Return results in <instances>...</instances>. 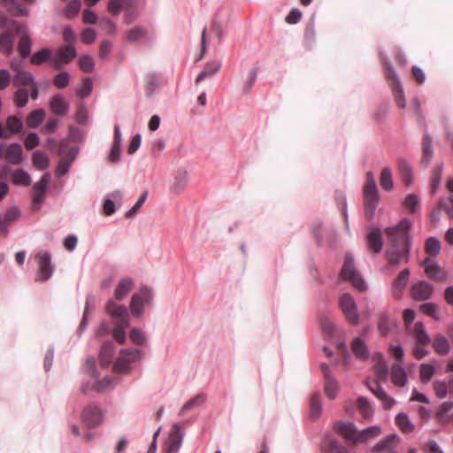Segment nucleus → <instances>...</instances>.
<instances>
[{
    "mask_svg": "<svg viewBox=\"0 0 453 453\" xmlns=\"http://www.w3.org/2000/svg\"><path fill=\"white\" fill-rule=\"evenodd\" d=\"M411 226V221L405 218L396 226L387 227L384 230L389 242V247L386 250L389 265H398L402 262L408 263L411 247L410 235Z\"/></svg>",
    "mask_w": 453,
    "mask_h": 453,
    "instance_id": "nucleus-1",
    "label": "nucleus"
},
{
    "mask_svg": "<svg viewBox=\"0 0 453 453\" xmlns=\"http://www.w3.org/2000/svg\"><path fill=\"white\" fill-rule=\"evenodd\" d=\"M380 58L383 62V66L385 70V75L387 81L393 91L395 100L397 105L403 109L406 105L403 90L401 86L400 78L394 69L392 64L388 59V58L384 54H380Z\"/></svg>",
    "mask_w": 453,
    "mask_h": 453,
    "instance_id": "nucleus-2",
    "label": "nucleus"
},
{
    "mask_svg": "<svg viewBox=\"0 0 453 453\" xmlns=\"http://www.w3.org/2000/svg\"><path fill=\"white\" fill-rule=\"evenodd\" d=\"M154 299V291L151 287L147 285L140 288L139 291L134 293L130 301V311L135 318H140L143 315L144 305L152 306Z\"/></svg>",
    "mask_w": 453,
    "mask_h": 453,
    "instance_id": "nucleus-3",
    "label": "nucleus"
},
{
    "mask_svg": "<svg viewBox=\"0 0 453 453\" xmlns=\"http://www.w3.org/2000/svg\"><path fill=\"white\" fill-rule=\"evenodd\" d=\"M340 276L342 280L350 281L352 286L359 291H365L367 288L365 279L355 267V260L352 254L346 255Z\"/></svg>",
    "mask_w": 453,
    "mask_h": 453,
    "instance_id": "nucleus-4",
    "label": "nucleus"
},
{
    "mask_svg": "<svg viewBox=\"0 0 453 453\" xmlns=\"http://www.w3.org/2000/svg\"><path fill=\"white\" fill-rule=\"evenodd\" d=\"M338 304L346 320L351 325H357L359 322V314L357 306L354 297L348 293L342 295L339 297Z\"/></svg>",
    "mask_w": 453,
    "mask_h": 453,
    "instance_id": "nucleus-5",
    "label": "nucleus"
},
{
    "mask_svg": "<svg viewBox=\"0 0 453 453\" xmlns=\"http://www.w3.org/2000/svg\"><path fill=\"white\" fill-rule=\"evenodd\" d=\"M77 56L73 44H65L58 48L56 54L52 56L50 64L54 69H60L64 65L72 62Z\"/></svg>",
    "mask_w": 453,
    "mask_h": 453,
    "instance_id": "nucleus-6",
    "label": "nucleus"
},
{
    "mask_svg": "<svg viewBox=\"0 0 453 453\" xmlns=\"http://www.w3.org/2000/svg\"><path fill=\"white\" fill-rule=\"evenodd\" d=\"M105 311L113 320L114 324H130V316L126 305L118 304L112 299H109L105 304Z\"/></svg>",
    "mask_w": 453,
    "mask_h": 453,
    "instance_id": "nucleus-7",
    "label": "nucleus"
},
{
    "mask_svg": "<svg viewBox=\"0 0 453 453\" xmlns=\"http://www.w3.org/2000/svg\"><path fill=\"white\" fill-rule=\"evenodd\" d=\"M22 156L23 150L19 143H0V159H4L11 165H19L22 160Z\"/></svg>",
    "mask_w": 453,
    "mask_h": 453,
    "instance_id": "nucleus-8",
    "label": "nucleus"
},
{
    "mask_svg": "<svg viewBox=\"0 0 453 453\" xmlns=\"http://www.w3.org/2000/svg\"><path fill=\"white\" fill-rule=\"evenodd\" d=\"M36 259L39 264L36 280L46 281L52 276L55 270V266L51 263V255L47 250H41L37 253Z\"/></svg>",
    "mask_w": 453,
    "mask_h": 453,
    "instance_id": "nucleus-9",
    "label": "nucleus"
},
{
    "mask_svg": "<svg viewBox=\"0 0 453 453\" xmlns=\"http://www.w3.org/2000/svg\"><path fill=\"white\" fill-rule=\"evenodd\" d=\"M50 173H45L41 180L35 182L32 188V201L33 207L35 210H40L42 203H44L45 194L48 185L50 181Z\"/></svg>",
    "mask_w": 453,
    "mask_h": 453,
    "instance_id": "nucleus-10",
    "label": "nucleus"
},
{
    "mask_svg": "<svg viewBox=\"0 0 453 453\" xmlns=\"http://www.w3.org/2000/svg\"><path fill=\"white\" fill-rule=\"evenodd\" d=\"M81 418L88 428H95L103 423L104 412L98 405L90 403L84 408Z\"/></svg>",
    "mask_w": 453,
    "mask_h": 453,
    "instance_id": "nucleus-11",
    "label": "nucleus"
},
{
    "mask_svg": "<svg viewBox=\"0 0 453 453\" xmlns=\"http://www.w3.org/2000/svg\"><path fill=\"white\" fill-rule=\"evenodd\" d=\"M434 291V285L426 280H420L413 284L411 288V297L415 301H426L430 299Z\"/></svg>",
    "mask_w": 453,
    "mask_h": 453,
    "instance_id": "nucleus-12",
    "label": "nucleus"
},
{
    "mask_svg": "<svg viewBox=\"0 0 453 453\" xmlns=\"http://www.w3.org/2000/svg\"><path fill=\"white\" fill-rule=\"evenodd\" d=\"M421 265L424 267L426 274L430 279L442 281L447 277V273L431 257H426Z\"/></svg>",
    "mask_w": 453,
    "mask_h": 453,
    "instance_id": "nucleus-13",
    "label": "nucleus"
},
{
    "mask_svg": "<svg viewBox=\"0 0 453 453\" xmlns=\"http://www.w3.org/2000/svg\"><path fill=\"white\" fill-rule=\"evenodd\" d=\"M367 249L374 253H380L383 248L381 231L377 226H372L366 236Z\"/></svg>",
    "mask_w": 453,
    "mask_h": 453,
    "instance_id": "nucleus-14",
    "label": "nucleus"
},
{
    "mask_svg": "<svg viewBox=\"0 0 453 453\" xmlns=\"http://www.w3.org/2000/svg\"><path fill=\"white\" fill-rule=\"evenodd\" d=\"M182 438L183 434L180 431V426L174 424L166 443L165 453H178L182 443Z\"/></svg>",
    "mask_w": 453,
    "mask_h": 453,
    "instance_id": "nucleus-15",
    "label": "nucleus"
},
{
    "mask_svg": "<svg viewBox=\"0 0 453 453\" xmlns=\"http://www.w3.org/2000/svg\"><path fill=\"white\" fill-rule=\"evenodd\" d=\"M410 269L405 268L402 270L392 284V294L395 298L399 299L402 297L403 292L407 286L410 276Z\"/></svg>",
    "mask_w": 453,
    "mask_h": 453,
    "instance_id": "nucleus-16",
    "label": "nucleus"
},
{
    "mask_svg": "<svg viewBox=\"0 0 453 453\" xmlns=\"http://www.w3.org/2000/svg\"><path fill=\"white\" fill-rule=\"evenodd\" d=\"M366 385L371 390V392L381 401L382 405L385 409H391L395 404V400L389 396L387 392L382 388L379 382H375L373 384H370L366 381Z\"/></svg>",
    "mask_w": 453,
    "mask_h": 453,
    "instance_id": "nucleus-17",
    "label": "nucleus"
},
{
    "mask_svg": "<svg viewBox=\"0 0 453 453\" xmlns=\"http://www.w3.org/2000/svg\"><path fill=\"white\" fill-rule=\"evenodd\" d=\"M334 430L336 431V433L346 438L348 441H350L353 443H355V438L357 434L358 430L357 429V426H355L354 423L338 421L334 425Z\"/></svg>",
    "mask_w": 453,
    "mask_h": 453,
    "instance_id": "nucleus-18",
    "label": "nucleus"
},
{
    "mask_svg": "<svg viewBox=\"0 0 453 453\" xmlns=\"http://www.w3.org/2000/svg\"><path fill=\"white\" fill-rule=\"evenodd\" d=\"M50 108L56 115L65 116L69 110V103L62 95L57 94L50 98Z\"/></svg>",
    "mask_w": 453,
    "mask_h": 453,
    "instance_id": "nucleus-19",
    "label": "nucleus"
},
{
    "mask_svg": "<svg viewBox=\"0 0 453 453\" xmlns=\"http://www.w3.org/2000/svg\"><path fill=\"white\" fill-rule=\"evenodd\" d=\"M397 439L398 438L396 434H391L376 443L372 448V451L374 453H381L384 451L390 453L394 451Z\"/></svg>",
    "mask_w": 453,
    "mask_h": 453,
    "instance_id": "nucleus-20",
    "label": "nucleus"
},
{
    "mask_svg": "<svg viewBox=\"0 0 453 453\" xmlns=\"http://www.w3.org/2000/svg\"><path fill=\"white\" fill-rule=\"evenodd\" d=\"M351 349L357 358L367 360L370 357V351L362 337H356L351 342Z\"/></svg>",
    "mask_w": 453,
    "mask_h": 453,
    "instance_id": "nucleus-21",
    "label": "nucleus"
},
{
    "mask_svg": "<svg viewBox=\"0 0 453 453\" xmlns=\"http://www.w3.org/2000/svg\"><path fill=\"white\" fill-rule=\"evenodd\" d=\"M35 83V76L28 71H19L12 78V85L18 88H23Z\"/></svg>",
    "mask_w": 453,
    "mask_h": 453,
    "instance_id": "nucleus-22",
    "label": "nucleus"
},
{
    "mask_svg": "<svg viewBox=\"0 0 453 453\" xmlns=\"http://www.w3.org/2000/svg\"><path fill=\"white\" fill-rule=\"evenodd\" d=\"M114 353V344L111 341L103 343L99 352V362L103 367H108Z\"/></svg>",
    "mask_w": 453,
    "mask_h": 453,
    "instance_id": "nucleus-23",
    "label": "nucleus"
},
{
    "mask_svg": "<svg viewBox=\"0 0 453 453\" xmlns=\"http://www.w3.org/2000/svg\"><path fill=\"white\" fill-rule=\"evenodd\" d=\"M134 287V280L130 277L121 279L114 291V297L121 301L123 300Z\"/></svg>",
    "mask_w": 453,
    "mask_h": 453,
    "instance_id": "nucleus-24",
    "label": "nucleus"
},
{
    "mask_svg": "<svg viewBox=\"0 0 453 453\" xmlns=\"http://www.w3.org/2000/svg\"><path fill=\"white\" fill-rule=\"evenodd\" d=\"M381 433V427L379 426H372L367 428H365L361 431L357 432V434L355 438V443L357 442H365L371 439H373L379 436Z\"/></svg>",
    "mask_w": 453,
    "mask_h": 453,
    "instance_id": "nucleus-25",
    "label": "nucleus"
},
{
    "mask_svg": "<svg viewBox=\"0 0 453 453\" xmlns=\"http://www.w3.org/2000/svg\"><path fill=\"white\" fill-rule=\"evenodd\" d=\"M391 380L394 385L404 387L407 383V373L400 365H393L391 367Z\"/></svg>",
    "mask_w": 453,
    "mask_h": 453,
    "instance_id": "nucleus-26",
    "label": "nucleus"
},
{
    "mask_svg": "<svg viewBox=\"0 0 453 453\" xmlns=\"http://www.w3.org/2000/svg\"><path fill=\"white\" fill-rule=\"evenodd\" d=\"M412 334L416 341L421 345H428L431 342L430 336L426 330L425 325L420 321L414 324Z\"/></svg>",
    "mask_w": 453,
    "mask_h": 453,
    "instance_id": "nucleus-27",
    "label": "nucleus"
},
{
    "mask_svg": "<svg viewBox=\"0 0 453 453\" xmlns=\"http://www.w3.org/2000/svg\"><path fill=\"white\" fill-rule=\"evenodd\" d=\"M14 35L5 32L0 35V50L6 56L13 52Z\"/></svg>",
    "mask_w": 453,
    "mask_h": 453,
    "instance_id": "nucleus-28",
    "label": "nucleus"
},
{
    "mask_svg": "<svg viewBox=\"0 0 453 453\" xmlns=\"http://www.w3.org/2000/svg\"><path fill=\"white\" fill-rule=\"evenodd\" d=\"M434 351L441 356H445L450 351V345L448 339L444 335L438 334L433 342Z\"/></svg>",
    "mask_w": 453,
    "mask_h": 453,
    "instance_id": "nucleus-29",
    "label": "nucleus"
},
{
    "mask_svg": "<svg viewBox=\"0 0 453 453\" xmlns=\"http://www.w3.org/2000/svg\"><path fill=\"white\" fill-rule=\"evenodd\" d=\"M207 399V395L204 393L197 394L196 396L189 399L180 410V415H184L188 411L202 406Z\"/></svg>",
    "mask_w": 453,
    "mask_h": 453,
    "instance_id": "nucleus-30",
    "label": "nucleus"
},
{
    "mask_svg": "<svg viewBox=\"0 0 453 453\" xmlns=\"http://www.w3.org/2000/svg\"><path fill=\"white\" fill-rule=\"evenodd\" d=\"M52 50L50 48H42L40 50L35 52L30 58V63L35 65H41L45 62H50L51 59Z\"/></svg>",
    "mask_w": 453,
    "mask_h": 453,
    "instance_id": "nucleus-31",
    "label": "nucleus"
},
{
    "mask_svg": "<svg viewBox=\"0 0 453 453\" xmlns=\"http://www.w3.org/2000/svg\"><path fill=\"white\" fill-rule=\"evenodd\" d=\"M45 118V111L42 108L31 111L27 117L26 122L29 128L38 127Z\"/></svg>",
    "mask_w": 453,
    "mask_h": 453,
    "instance_id": "nucleus-32",
    "label": "nucleus"
},
{
    "mask_svg": "<svg viewBox=\"0 0 453 453\" xmlns=\"http://www.w3.org/2000/svg\"><path fill=\"white\" fill-rule=\"evenodd\" d=\"M357 406L365 419L369 420L372 418L373 409L366 397L359 396L357 400Z\"/></svg>",
    "mask_w": 453,
    "mask_h": 453,
    "instance_id": "nucleus-33",
    "label": "nucleus"
},
{
    "mask_svg": "<svg viewBox=\"0 0 453 453\" xmlns=\"http://www.w3.org/2000/svg\"><path fill=\"white\" fill-rule=\"evenodd\" d=\"M12 180L15 185L27 187L31 184V176L27 172L19 168L12 173Z\"/></svg>",
    "mask_w": 453,
    "mask_h": 453,
    "instance_id": "nucleus-34",
    "label": "nucleus"
},
{
    "mask_svg": "<svg viewBox=\"0 0 453 453\" xmlns=\"http://www.w3.org/2000/svg\"><path fill=\"white\" fill-rule=\"evenodd\" d=\"M433 155L434 150L432 148V137L430 134H426L423 141V157L421 159V164L426 166L430 163Z\"/></svg>",
    "mask_w": 453,
    "mask_h": 453,
    "instance_id": "nucleus-35",
    "label": "nucleus"
},
{
    "mask_svg": "<svg viewBox=\"0 0 453 453\" xmlns=\"http://www.w3.org/2000/svg\"><path fill=\"white\" fill-rule=\"evenodd\" d=\"M33 165L36 169L45 170L49 167V157L45 152L35 150L32 156Z\"/></svg>",
    "mask_w": 453,
    "mask_h": 453,
    "instance_id": "nucleus-36",
    "label": "nucleus"
},
{
    "mask_svg": "<svg viewBox=\"0 0 453 453\" xmlns=\"http://www.w3.org/2000/svg\"><path fill=\"white\" fill-rule=\"evenodd\" d=\"M159 86V78L156 73H149L145 77V91L147 96H151Z\"/></svg>",
    "mask_w": 453,
    "mask_h": 453,
    "instance_id": "nucleus-37",
    "label": "nucleus"
},
{
    "mask_svg": "<svg viewBox=\"0 0 453 453\" xmlns=\"http://www.w3.org/2000/svg\"><path fill=\"white\" fill-rule=\"evenodd\" d=\"M148 31L142 27H134L127 33V40L129 42L135 43L144 39L147 36Z\"/></svg>",
    "mask_w": 453,
    "mask_h": 453,
    "instance_id": "nucleus-38",
    "label": "nucleus"
},
{
    "mask_svg": "<svg viewBox=\"0 0 453 453\" xmlns=\"http://www.w3.org/2000/svg\"><path fill=\"white\" fill-rule=\"evenodd\" d=\"M395 325L394 321L390 319L388 312L384 311L380 314L378 329L381 334L387 335L390 333L392 326Z\"/></svg>",
    "mask_w": 453,
    "mask_h": 453,
    "instance_id": "nucleus-39",
    "label": "nucleus"
},
{
    "mask_svg": "<svg viewBox=\"0 0 453 453\" xmlns=\"http://www.w3.org/2000/svg\"><path fill=\"white\" fill-rule=\"evenodd\" d=\"M6 131L10 132V137L12 134H19L23 129L22 120L15 115L9 116L6 119Z\"/></svg>",
    "mask_w": 453,
    "mask_h": 453,
    "instance_id": "nucleus-40",
    "label": "nucleus"
},
{
    "mask_svg": "<svg viewBox=\"0 0 453 453\" xmlns=\"http://www.w3.org/2000/svg\"><path fill=\"white\" fill-rule=\"evenodd\" d=\"M395 422L403 433L409 434L414 430V425L404 412L396 415Z\"/></svg>",
    "mask_w": 453,
    "mask_h": 453,
    "instance_id": "nucleus-41",
    "label": "nucleus"
},
{
    "mask_svg": "<svg viewBox=\"0 0 453 453\" xmlns=\"http://www.w3.org/2000/svg\"><path fill=\"white\" fill-rule=\"evenodd\" d=\"M381 188L386 191H391L394 188L392 171L389 167L386 166L382 169L380 178Z\"/></svg>",
    "mask_w": 453,
    "mask_h": 453,
    "instance_id": "nucleus-42",
    "label": "nucleus"
},
{
    "mask_svg": "<svg viewBox=\"0 0 453 453\" xmlns=\"http://www.w3.org/2000/svg\"><path fill=\"white\" fill-rule=\"evenodd\" d=\"M29 100V90L27 88H18L13 94V103L18 108H24Z\"/></svg>",
    "mask_w": 453,
    "mask_h": 453,
    "instance_id": "nucleus-43",
    "label": "nucleus"
},
{
    "mask_svg": "<svg viewBox=\"0 0 453 453\" xmlns=\"http://www.w3.org/2000/svg\"><path fill=\"white\" fill-rule=\"evenodd\" d=\"M32 41L29 35H24L18 42V50L21 58H25L31 53Z\"/></svg>",
    "mask_w": 453,
    "mask_h": 453,
    "instance_id": "nucleus-44",
    "label": "nucleus"
},
{
    "mask_svg": "<svg viewBox=\"0 0 453 453\" xmlns=\"http://www.w3.org/2000/svg\"><path fill=\"white\" fill-rule=\"evenodd\" d=\"M322 411L320 394L315 392L311 397V417L313 419L318 418L320 416Z\"/></svg>",
    "mask_w": 453,
    "mask_h": 453,
    "instance_id": "nucleus-45",
    "label": "nucleus"
},
{
    "mask_svg": "<svg viewBox=\"0 0 453 453\" xmlns=\"http://www.w3.org/2000/svg\"><path fill=\"white\" fill-rule=\"evenodd\" d=\"M420 311L424 314L433 318L435 320L441 319L440 311L438 309V305L434 303H422L419 307Z\"/></svg>",
    "mask_w": 453,
    "mask_h": 453,
    "instance_id": "nucleus-46",
    "label": "nucleus"
},
{
    "mask_svg": "<svg viewBox=\"0 0 453 453\" xmlns=\"http://www.w3.org/2000/svg\"><path fill=\"white\" fill-rule=\"evenodd\" d=\"M132 0H110L108 11L113 15H119L124 7H130Z\"/></svg>",
    "mask_w": 453,
    "mask_h": 453,
    "instance_id": "nucleus-47",
    "label": "nucleus"
},
{
    "mask_svg": "<svg viewBox=\"0 0 453 453\" xmlns=\"http://www.w3.org/2000/svg\"><path fill=\"white\" fill-rule=\"evenodd\" d=\"M129 337L131 342L135 345L143 346L147 343V336L141 328L133 327L130 330Z\"/></svg>",
    "mask_w": 453,
    "mask_h": 453,
    "instance_id": "nucleus-48",
    "label": "nucleus"
},
{
    "mask_svg": "<svg viewBox=\"0 0 453 453\" xmlns=\"http://www.w3.org/2000/svg\"><path fill=\"white\" fill-rule=\"evenodd\" d=\"M435 372L434 365L431 364H422L419 369L420 381L423 384L428 383Z\"/></svg>",
    "mask_w": 453,
    "mask_h": 453,
    "instance_id": "nucleus-49",
    "label": "nucleus"
},
{
    "mask_svg": "<svg viewBox=\"0 0 453 453\" xmlns=\"http://www.w3.org/2000/svg\"><path fill=\"white\" fill-rule=\"evenodd\" d=\"M425 250L430 256L435 257L441 251V242L436 237H429L426 241Z\"/></svg>",
    "mask_w": 453,
    "mask_h": 453,
    "instance_id": "nucleus-50",
    "label": "nucleus"
},
{
    "mask_svg": "<svg viewBox=\"0 0 453 453\" xmlns=\"http://www.w3.org/2000/svg\"><path fill=\"white\" fill-rule=\"evenodd\" d=\"M113 371L116 373L127 374L131 371V364L126 357H118L113 365Z\"/></svg>",
    "mask_w": 453,
    "mask_h": 453,
    "instance_id": "nucleus-51",
    "label": "nucleus"
},
{
    "mask_svg": "<svg viewBox=\"0 0 453 453\" xmlns=\"http://www.w3.org/2000/svg\"><path fill=\"white\" fill-rule=\"evenodd\" d=\"M52 82L57 88H65L70 82V74L66 71H62L53 77Z\"/></svg>",
    "mask_w": 453,
    "mask_h": 453,
    "instance_id": "nucleus-52",
    "label": "nucleus"
},
{
    "mask_svg": "<svg viewBox=\"0 0 453 453\" xmlns=\"http://www.w3.org/2000/svg\"><path fill=\"white\" fill-rule=\"evenodd\" d=\"M419 199L415 194H409L404 199L403 207L411 213L414 214L418 211Z\"/></svg>",
    "mask_w": 453,
    "mask_h": 453,
    "instance_id": "nucleus-53",
    "label": "nucleus"
},
{
    "mask_svg": "<svg viewBox=\"0 0 453 453\" xmlns=\"http://www.w3.org/2000/svg\"><path fill=\"white\" fill-rule=\"evenodd\" d=\"M324 388L327 397L334 399L336 396L339 387L334 377L325 379Z\"/></svg>",
    "mask_w": 453,
    "mask_h": 453,
    "instance_id": "nucleus-54",
    "label": "nucleus"
},
{
    "mask_svg": "<svg viewBox=\"0 0 453 453\" xmlns=\"http://www.w3.org/2000/svg\"><path fill=\"white\" fill-rule=\"evenodd\" d=\"M120 353L129 360V363L141 361L143 358V351L140 349H123Z\"/></svg>",
    "mask_w": 453,
    "mask_h": 453,
    "instance_id": "nucleus-55",
    "label": "nucleus"
},
{
    "mask_svg": "<svg viewBox=\"0 0 453 453\" xmlns=\"http://www.w3.org/2000/svg\"><path fill=\"white\" fill-rule=\"evenodd\" d=\"M128 326L129 325H124V323L115 324L112 330V336L118 343L124 344L126 342V329Z\"/></svg>",
    "mask_w": 453,
    "mask_h": 453,
    "instance_id": "nucleus-56",
    "label": "nucleus"
},
{
    "mask_svg": "<svg viewBox=\"0 0 453 453\" xmlns=\"http://www.w3.org/2000/svg\"><path fill=\"white\" fill-rule=\"evenodd\" d=\"M20 217V211L17 207H11L6 211V212L4 215L3 220L4 222V225L7 226V229H9V226L18 220Z\"/></svg>",
    "mask_w": 453,
    "mask_h": 453,
    "instance_id": "nucleus-57",
    "label": "nucleus"
},
{
    "mask_svg": "<svg viewBox=\"0 0 453 453\" xmlns=\"http://www.w3.org/2000/svg\"><path fill=\"white\" fill-rule=\"evenodd\" d=\"M188 173L186 171L179 172L174 179L173 188L175 192L181 191L187 185Z\"/></svg>",
    "mask_w": 453,
    "mask_h": 453,
    "instance_id": "nucleus-58",
    "label": "nucleus"
},
{
    "mask_svg": "<svg viewBox=\"0 0 453 453\" xmlns=\"http://www.w3.org/2000/svg\"><path fill=\"white\" fill-rule=\"evenodd\" d=\"M80 68L87 73H90L94 71L95 64L93 58L89 55H82L79 58Z\"/></svg>",
    "mask_w": 453,
    "mask_h": 453,
    "instance_id": "nucleus-59",
    "label": "nucleus"
},
{
    "mask_svg": "<svg viewBox=\"0 0 453 453\" xmlns=\"http://www.w3.org/2000/svg\"><path fill=\"white\" fill-rule=\"evenodd\" d=\"M92 88H93V82H92L91 78L85 77L82 80L81 88L77 89L76 94L81 98H84L90 95V93L92 92Z\"/></svg>",
    "mask_w": 453,
    "mask_h": 453,
    "instance_id": "nucleus-60",
    "label": "nucleus"
},
{
    "mask_svg": "<svg viewBox=\"0 0 453 453\" xmlns=\"http://www.w3.org/2000/svg\"><path fill=\"white\" fill-rule=\"evenodd\" d=\"M364 202H379L377 186L364 187Z\"/></svg>",
    "mask_w": 453,
    "mask_h": 453,
    "instance_id": "nucleus-61",
    "label": "nucleus"
},
{
    "mask_svg": "<svg viewBox=\"0 0 453 453\" xmlns=\"http://www.w3.org/2000/svg\"><path fill=\"white\" fill-rule=\"evenodd\" d=\"M10 12L15 16H27L29 13L28 9L19 4L17 0H13V3H10L7 6Z\"/></svg>",
    "mask_w": 453,
    "mask_h": 453,
    "instance_id": "nucleus-62",
    "label": "nucleus"
},
{
    "mask_svg": "<svg viewBox=\"0 0 453 453\" xmlns=\"http://www.w3.org/2000/svg\"><path fill=\"white\" fill-rule=\"evenodd\" d=\"M81 3L80 0H72L65 10V14L67 18L71 19L77 15L81 10Z\"/></svg>",
    "mask_w": 453,
    "mask_h": 453,
    "instance_id": "nucleus-63",
    "label": "nucleus"
},
{
    "mask_svg": "<svg viewBox=\"0 0 453 453\" xmlns=\"http://www.w3.org/2000/svg\"><path fill=\"white\" fill-rule=\"evenodd\" d=\"M101 28L107 34L113 35L117 32L115 23L109 18L104 17L100 19Z\"/></svg>",
    "mask_w": 453,
    "mask_h": 453,
    "instance_id": "nucleus-64",
    "label": "nucleus"
}]
</instances>
